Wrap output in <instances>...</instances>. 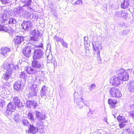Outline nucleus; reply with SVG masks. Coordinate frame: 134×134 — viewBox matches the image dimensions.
Listing matches in <instances>:
<instances>
[{"instance_id":"1","label":"nucleus","mask_w":134,"mask_h":134,"mask_svg":"<svg viewBox=\"0 0 134 134\" xmlns=\"http://www.w3.org/2000/svg\"><path fill=\"white\" fill-rule=\"evenodd\" d=\"M4 69H6L5 73L3 75V79L6 81H8L11 77V74L13 69H15V67L13 64H3Z\"/></svg>"},{"instance_id":"2","label":"nucleus","mask_w":134,"mask_h":134,"mask_svg":"<svg viewBox=\"0 0 134 134\" xmlns=\"http://www.w3.org/2000/svg\"><path fill=\"white\" fill-rule=\"evenodd\" d=\"M35 46L37 47H43V44L41 43H40V45L35 46L33 44H30V45H28L26 46L23 49V53L26 57H29L31 55V52L32 51H34L35 49Z\"/></svg>"},{"instance_id":"3","label":"nucleus","mask_w":134,"mask_h":134,"mask_svg":"<svg viewBox=\"0 0 134 134\" xmlns=\"http://www.w3.org/2000/svg\"><path fill=\"white\" fill-rule=\"evenodd\" d=\"M116 73L118 75L119 79H120L121 81H127L129 78V74L128 72L122 69H117Z\"/></svg>"},{"instance_id":"4","label":"nucleus","mask_w":134,"mask_h":134,"mask_svg":"<svg viewBox=\"0 0 134 134\" xmlns=\"http://www.w3.org/2000/svg\"><path fill=\"white\" fill-rule=\"evenodd\" d=\"M109 92L110 95L113 97L118 98L121 97L122 96L120 90L115 87L111 88L109 90Z\"/></svg>"},{"instance_id":"5","label":"nucleus","mask_w":134,"mask_h":134,"mask_svg":"<svg viewBox=\"0 0 134 134\" xmlns=\"http://www.w3.org/2000/svg\"><path fill=\"white\" fill-rule=\"evenodd\" d=\"M34 54L33 57L34 60L40 59L43 57V53L41 49H37L34 51Z\"/></svg>"},{"instance_id":"6","label":"nucleus","mask_w":134,"mask_h":134,"mask_svg":"<svg viewBox=\"0 0 134 134\" xmlns=\"http://www.w3.org/2000/svg\"><path fill=\"white\" fill-rule=\"evenodd\" d=\"M38 91L37 85L35 84H32L29 88V94L31 96H37Z\"/></svg>"},{"instance_id":"7","label":"nucleus","mask_w":134,"mask_h":134,"mask_svg":"<svg viewBox=\"0 0 134 134\" xmlns=\"http://www.w3.org/2000/svg\"><path fill=\"white\" fill-rule=\"evenodd\" d=\"M48 87L44 85L40 91V95L42 98H43L44 99L48 98L49 97L48 94L47 93L48 92Z\"/></svg>"},{"instance_id":"8","label":"nucleus","mask_w":134,"mask_h":134,"mask_svg":"<svg viewBox=\"0 0 134 134\" xmlns=\"http://www.w3.org/2000/svg\"><path fill=\"white\" fill-rule=\"evenodd\" d=\"M121 82V80L119 78L116 76H114L111 78L110 82L112 85L117 86L120 84Z\"/></svg>"},{"instance_id":"9","label":"nucleus","mask_w":134,"mask_h":134,"mask_svg":"<svg viewBox=\"0 0 134 134\" xmlns=\"http://www.w3.org/2000/svg\"><path fill=\"white\" fill-rule=\"evenodd\" d=\"M32 65L35 69H41L43 67L42 63L35 60H34L32 62Z\"/></svg>"},{"instance_id":"10","label":"nucleus","mask_w":134,"mask_h":134,"mask_svg":"<svg viewBox=\"0 0 134 134\" xmlns=\"http://www.w3.org/2000/svg\"><path fill=\"white\" fill-rule=\"evenodd\" d=\"M101 44L97 42H95L94 43H93L92 45L94 50L97 52V53L98 58H100V51L99 49V47Z\"/></svg>"},{"instance_id":"11","label":"nucleus","mask_w":134,"mask_h":134,"mask_svg":"<svg viewBox=\"0 0 134 134\" xmlns=\"http://www.w3.org/2000/svg\"><path fill=\"white\" fill-rule=\"evenodd\" d=\"M25 70L26 71L27 73L30 74H34L37 72V70L34 67L29 66L25 68Z\"/></svg>"},{"instance_id":"12","label":"nucleus","mask_w":134,"mask_h":134,"mask_svg":"<svg viewBox=\"0 0 134 134\" xmlns=\"http://www.w3.org/2000/svg\"><path fill=\"white\" fill-rule=\"evenodd\" d=\"M32 25L31 22L30 21H24L21 24L22 28L24 30H27L30 29Z\"/></svg>"},{"instance_id":"13","label":"nucleus","mask_w":134,"mask_h":134,"mask_svg":"<svg viewBox=\"0 0 134 134\" xmlns=\"http://www.w3.org/2000/svg\"><path fill=\"white\" fill-rule=\"evenodd\" d=\"M20 99L16 97H14L13 99L14 104L15 107L18 108H21L23 107L22 103L20 102Z\"/></svg>"},{"instance_id":"14","label":"nucleus","mask_w":134,"mask_h":134,"mask_svg":"<svg viewBox=\"0 0 134 134\" xmlns=\"http://www.w3.org/2000/svg\"><path fill=\"white\" fill-rule=\"evenodd\" d=\"M38 131L37 127L34 126V125H30L29 126V132L31 133L35 134Z\"/></svg>"},{"instance_id":"15","label":"nucleus","mask_w":134,"mask_h":134,"mask_svg":"<svg viewBox=\"0 0 134 134\" xmlns=\"http://www.w3.org/2000/svg\"><path fill=\"white\" fill-rule=\"evenodd\" d=\"M114 15L118 17H123L125 19L126 18L125 12L123 10L119 11L116 12L115 13Z\"/></svg>"},{"instance_id":"16","label":"nucleus","mask_w":134,"mask_h":134,"mask_svg":"<svg viewBox=\"0 0 134 134\" xmlns=\"http://www.w3.org/2000/svg\"><path fill=\"white\" fill-rule=\"evenodd\" d=\"M24 40V37L23 36H17L14 38V41L15 44H20Z\"/></svg>"},{"instance_id":"17","label":"nucleus","mask_w":134,"mask_h":134,"mask_svg":"<svg viewBox=\"0 0 134 134\" xmlns=\"http://www.w3.org/2000/svg\"><path fill=\"white\" fill-rule=\"evenodd\" d=\"M21 81H16L13 85L14 89L16 91H19L21 90Z\"/></svg>"},{"instance_id":"18","label":"nucleus","mask_w":134,"mask_h":134,"mask_svg":"<svg viewBox=\"0 0 134 134\" xmlns=\"http://www.w3.org/2000/svg\"><path fill=\"white\" fill-rule=\"evenodd\" d=\"M8 14L4 13L0 17V21L2 23H5L8 18Z\"/></svg>"},{"instance_id":"19","label":"nucleus","mask_w":134,"mask_h":134,"mask_svg":"<svg viewBox=\"0 0 134 134\" xmlns=\"http://www.w3.org/2000/svg\"><path fill=\"white\" fill-rule=\"evenodd\" d=\"M35 112L36 117L39 121L45 119V114H42L40 112L36 111H35Z\"/></svg>"},{"instance_id":"20","label":"nucleus","mask_w":134,"mask_h":134,"mask_svg":"<svg viewBox=\"0 0 134 134\" xmlns=\"http://www.w3.org/2000/svg\"><path fill=\"white\" fill-rule=\"evenodd\" d=\"M43 123V121H40L37 124V127H38V131H39L40 132L42 133L43 131V130L44 128V125Z\"/></svg>"},{"instance_id":"21","label":"nucleus","mask_w":134,"mask_h":134,"mask_svg":"<svg viewBox=\"0 0 134 134\" xmlns=\"http://www.w3.org/2000/svg\"><path fill=\"white\" fill-rule=\"evenodd\" d=\"M39 34L37 36H34L33 37H31L30 38V42L31 44H35L37 41L39 40Z\"/></svg>"},{"instance_id":"22","label":"nucleus","mask_w":134,"mask_h":134,"mask_svg":"<svg viewBox=\"0 0 134 134\" xmlns=\"http://www.w3.org/2000/svg\"><path fill=\"white\" fill-rule=\"evenodd\" d=\"M10 49L7 47H3L1 50V53L4 56L6 57L7 54L10 51Z\"/></svg>"},{"instance_id":"23","label":"nucleus","mask_w":134,"mask_h":134,"mask_svg":"<svg viewBox=\"0 0 134 134\" xmlns=\"http://www.w3.org/2000/svg\"><path fill=\"white\" fill-rule=\"evenodd\" d=\"M8 110L12 112L14 111L16 109V107L14 103L10 102L7 105Z\"/></svg>"},{"instance_id":"24","label":"nucleus","mask_w":134,"mask_h":134,"mask_svg":"<svg viewBox=\"0 0 134 134\" xmlns=\"http://www.w3.org/2000/svg\"><path fill=\"white\" fill-rule=\"evenodd\" d=\"M128 90L131 92H132L134 91V82L133 81H130L129 83L127 85Z\"/></svg>"},{"instance_id":"25","label":"nucleus","mask_w":134,"mask_h":134,"mask_svg":"<svg viewBox=\"0 0 134 134\" xmlns=\"http://www.w3.org/2000/svg\"><path fill=\"white\" fill-rule=\"evenodd\" d=\"M76 93L77 94V93L75 92L74 93V96H75ZM75 96H74V98H75ZM80 99H75V98L74 102H76V104L79 108H81L83 107V101H80Z\"/></svg>"},{"instance_id":"26","label":"nucleus","mask_w":134,"mask_h":134,"mask_svg":"<svg viewBox=\"0 0 134 134\" xmlns=\"http://www.w3.org/2000/svg\"><path fill=\"white\" fill-rule=\"evenodd\" d=\"M117 119L119 123L126 122L127 121V120L125 119L124 116L120 115L118 116Z\"/></svg>"},{"instance_id":"27","label":"nucleus","mask_w":134,"mask_h":134,"mask_svg":"<svg viewBox=\"0 0 134 134\" xmlns=\"http://www.w3.org/2000/svg\"><path fill=\"white\" fill-rule=\"evenodd\" d=\"M129 4V1H123L121 4V7L123 9L127 8L128 7Z\"/></svg>"},{"instance_id":"28","label":"nucleus","mask_w":134,"mask_h":134,"mask_svg":"<svg viewBox=\"0 0 134 134\" xmlns=\"http://www.w3.org/2000/svg\"><path fill=\"white\" fill-rule=\"evenodd\" d=\"M108 103L112 107L114 108L115 107V104H116L117 102L114 99H112L110 98L108 100Z\"/></svg>"},{"instance_id":"29","label":"nucleus","mask_w":134,"mask_h":134,"mask_svg":"<svg viewBox=\"0 0 134 134\" xmlns=\"http://www.w3.org/2000/svg\"><path fill=\"white\" fill-rule=\"evenodd\" d=\"M0 31H4L5 32L9 31L7 27L5 26L3 24H0Z\"/></svg>"},{"instance_id":"30","label":"nucleus","mask_w":134,"mask_h":134,"mask_svg":"<svg viewBox=\"0 0 134 134\" xmlns=\"http://www.w3.org/2000/svg\"><path fill=\"white\" fill-rule=\"evenodd\" d=\"M28 118L30 120L31 122H34V119L32 114L31 113H29L27 115Z\"/></svg>"},{"instance_id":"31","label":"nucleus","mask_w":134,"mask_h":134,"mask_svg":"<svg viewBox=\"0 0 134 134\" xmlns=\"http://www.w3.org/2000/svg\"><path fill=\"white\" fill-rule=\"evenodd\" d=\"M8 23L9 24H15L16 23V20L14 18H10L9 19Z\"/></svg>"},{"instance_id":"32","label":"nucleus","mask_w":134,"mask_h":134,"mask_svg":"<svg viewBox=\"0 0 134 134\" xmlns=\"http://www.w3.org/2000/svg\"><path fill=\"white\" fill-rule=\"evenodd\" d=\"M22 122L23 125L25 126H28L30 124L27 120L23 119L22 120Z\"/></svg>"},{"instance_id":"33","label":"nucleus","mask_w":134,"mask_h":134,"mask_svg":"<svg viewBox=\"0 0 134 134\" xmlns=\"http://www.w3.org/2000/svg\"><path fill=\"white\" fill-rule=\"evenodd\" d=\"M19 115L18 114H16L14 115V120L15 122H19L20 121L19 119Z\"/></svg>"},{"instance_id":"34","label":"nucleus","mask_w":134,"mask_h":134,"mask_svg":"<svg viewBox=\"0 0 134 134\" xmlns=\"http://www.w3.org/2000/svg\"><path fill=\"white\" fill-rule=\"evenodd\" d=\"M13 12L14 13L15 15H16L17 14L21 12L20 8H16L14 9L13 10Z\"/></svg>"},{"instance_id":"35","label":"nucleus","mask_w":134,"mask_h":134,"mask_svg":"<svg viewBox=\"0 0 134 134\" xmlns=\"http://www.w3.org/2000/svg\"><path fill=\"white\" fill-rule=\"evenodd\" d=\"M54 38L56 41L57 42H60L61 43L63 40V39L60 38L58 37H57L56 36H55L54 37Z\"/></svg>"},{"instance_id":"36","label":"nucleus","mask_w":134,"mask_h":134,"mask_svg":"<svg viewBox=\"0 0 134 134\" xmlns=\"http://www.w3.org/2000/svg\"><path fill=\"white\" fill-rule=\"evenodd\" d=\"M20 78L24 79L26 77V76L25 73L24 72H21L19 75Z\"/></svg>"},{"instance_id":"37","label":"nucleus","mask_w":134,"mask_h":134,"mask_svg":"<svg viewBox=\"0 0 134 134\" xmlns=\"http://www.w3.org/2000/svg\"><path fill=\"white\" fill-rule=\"evenodd\" d=\"M32 102V101L28 100L26 102V105L28 108H31Z\"/></svg>"},{"instance_id":"38","label":"nucleus","mask_w":134,"mask_h":134,"mask_svg":"<svg viewBox=\"0 0 134 134\" xmlns=\"http://www.w3.org/2000/svg\"><path fill=\"white\" fill-rule=\"evenodd\" d=\"M10 84L8 82H6L5 84L3 85L2 87L3 88L5 89L7 88L8 87L10 86Z\"/></svg>"},{"instance_id":"39","label":"nucleus","mask_w":134,"mask_h":134,"mask_svg":"<svg viewBox=\"0 0 134 134\" xmlns=\"http://www.w3.org/2000/svg\"><path fill=\"white\" fill-rule=\"evenodd\" d=\"M31 34L32 35L34 36H37L39 34H38V31L37 30L36 31L35 30H33L31 32Z\"/></svg>"},{"instance_id":"40","label":"nucleus","mask_w":134,"mask_h":134,"mask_svg":"<svg viewBox=\"0 0 134 134\" xmlns=\"http://www.w3.org/2000/svg\"><path fill=\"white\" fill-rule=\"evenodd\" d=\"M37 106V103L36 102L34 101H32L31 105V108H35L36 106Z\"/></svg>"},{"instance_id":"41","label":"nucleus","mask_w":134,"mask_h":134,"mask_svg":"<svg viewBox=\"0 0 134 134\" xmlns=\"http://www.w3.org/2000/svg\"><path fill=\"white\" fill-rule=\"evenodd\" d=\"M81 5L83 4V2L82 1H77L74 3L73 4L74 5H76V4H80Z\"/></svg>"},{"instance_id":"42","label":"nucleus","mask_w":134,"mask_h":134,"mask_svg":"<svg viewBox=\"0 0 134 134\" xmlns=\"http://www.w3.org/2000/svg\"><path fill=\"white\" fill-rule=\"evenodd\" d=\"M62 44V45L63 47H64L66 48H68V44L67 43L64 41V40L63 41L61 42Z\"/></svg>"},{"instance_id":"43","label":"nucleus","mask_w":134,"mask_h":134,"mask_svg":"<svg viewBox=\"0 0 134 134\" xmlns=\"http://www.w3.org/2000/svg\"><path fill=\"white\" fill-rule=\"evenodd\" d=\"M31 1H25L24 2L25 3V4L23 6H29L31 4Z\"/></svg>"},{"instance_id":"44","label":"nucleus","mask_w":134,"mask_h":134,"mask_svg":"<svg viewBox=\"0 0 134 134\" xmlns=\"http://www.w3.org/2000/svg\"><path fill=\"white\" fill-rule=\"evenodd\" d=\"M126 122L119 123V126L120 128H123L126 125L125 124Z\"/></svg>"},{"instance_id":"45","label":"nucleus","mask_w":134,"mask_h":134,"mask_svg":"<svg viewBox=\"0 0 134 134\" xmlns=\"http://www.w3.org/2000/svg\"><path fill=\"white\" fill-rule=\"evenodd\" d=\"M47 59L48 60V62L49 63H51L52 62V56L51 55H48L47 56Z\"/></svg>"},{"instance_id":"46","label":"nucleus","mask_w":134,"mask_h":134,"mask_svg":"<svg viewBox=\"0 0 134 134\" xmlns=\"http://www.w3.org/2000/svg\"><path fill=\"white\" fill-rule=\"evenodd\" d=\"M96 85L95 84H92L89 87V90L90 91H91L93 89L95 88Z\"/></svg>"},{"instance_id":"47","label":"nucleus","mask_w":134,"mask_h":134,"mask_svg":"<svg viewBox=\"0 0 134 134\" xmlns=\"http://www.w3.org/2000/svg\"><path fill=\"white\" fill-rule=\"evenodd\" d=\"M5 105V102L4 101L1 99H0V107H2Z\"/></svg>"},{"instance_id":"48","label":"nucleus","mask_w":134,"mask_h":134,"mask_svg":"<svg viewBox=\"0 0 134 134\" xmlns=\"http://www.w3.org/2000/svg\"><path fill=\"white\" fill-rule=\"evenodd\" d=\"M9 1H0L1 3L4 4H8L9 3Z\"/></svg>"},{"instance_id":"49","label":"nucleus","mask_w":134,"mask_h":134,"mask_svg":"<svg viewBox=\"0 0 134 134\" xmlns=\"http://www.w3.org/2000/svg\"><path fill=\"white\" fill-rule=\"evenodd\" d=\"M36 81L39 83H40L42 81V79L40 78V77L37 76L36 79Z\"/></svg>"},{"instance_id":"50","label":"nucleus","mask_w":134,"mask_h":134,"mask_svg":"<svg viewBox=\"0 0 134 134\" xmlns=\"http://www.w3.org/2000/svg\"><path fill=\"white\" fill-rule=\"evenodd\" d=\"M127 134H134V132L130 129L128 130L126 133Z\"/></svg>"},{"instance_id":"51","label":"nucleus","mask_w":134,"mask_h":134,"mask_svg":"<svg viewBox=\"0 0 134 134\" xmlns=\"http://www.w3.org/2000/svg\"><path fill=\"white\" fill-rule=\"evenodd\" d=\"M7 110H8L7 107V108L5 107H3L2 108V111L4 113H6Z\"/></svg>"},{"instance_id":"52","label":"nucleus","mask_w":134,"mask_h":134,"mask_svg":"<svg viewBox=\"0 0 134 134\" xmlns=\"http://www.w3.org/2000/svg\"><path fill=\"white\" fill-rule=\"evenodd\" d=\"M83 103L85 105H86L88 107L90 105L88 101H83Z\"/></svg>"},{"instance_id":"53","label":"nucleus","mask_w":134,"mask_h":134,"mask_svg":"<svg viewBox=\"0 0 134 134\" xmlns=\"http://www.w3.org/2000/svg\"><path fill=\"white\" fill-rule=\"evenodd\" d=\"M130 116L131 117L134 119V111H132L130 112Z\"/></svg>"},{"instance_id":"54","label":"nucleus","mask_w":134,"mask_h":134,"mask_svg":"<svg viewBox=\"0 0 134 134\" xmlns=\"http://www.w3.org/2000/svg\"><path fill=\"white\" fill-rule=\"evenodd\" d=\"M84 39L85 41V43H86L88 44V41L87 40H88V37H84Z\"/></svg>"},{"instance_id":"55","label":"nucleus","mask_w":134,"mask_h":134,"mask_svg":"<svg viewBox=\"0 0 134 134\" xmlns=\"http://www.w3.org/2000/svg\"><path fill=\"white\" fill-rule=\"evenodd\" d=\"M131 108L132 109L134 110V104L131 105Z\"/></svg>"},{"instance_id":"56","label":"nucleus","mask_w":134,"mask_h":134,"mask_svg":"<svg viewBox=\"0 0 134 134\" xmlns=\"http://www.w3.org/2000/svg\"><path fill=\"white\" fill-rule=\"evenodd\" d=\"M104 120L105 122H107V119L106 117H105L104 118Z\"/></svg>"},{"instance_id":"57","label":"nucleus","mask_w":134,"mask_h":134,"mask_svg":"<svg viewBox=\"0 0 134 134\" xmlns=\"http://www.w3.org/2000/svg\"><path fill=\"white\" fill-rule=\"evenodd\" d=\"M10 31H11V32H12L13 31V30H12V29H11L10 30Z\"/></svg>"},{"instance_id":"58","label":"nucleus","mask_w":134,"mask_h":134,"mask_svg":"<svg viewBox=\"0 0 134 134\" xmlns=\"http://www.w3.org/2000/svg\"><path fill=\"white\" fill-rule=\"evenodd\" d=\"M81 101H82V100H83V98H81Z\"/></svg>"},{"instance_id":"59","label":"nucleus","mask_w":134,"mask_h":134,"mask_svg":"<svg viewBox=\"0 0 134 134\" xmlns=\"http://www.w3.org/2000/svg\"><path fill=\"white\" fill-rule=\"evenodd\" d=\"M73 2L72 1V4H73Z\"/></svg>"},{"instance_id":"60","label":"nucleus","mask_w":134,"mask_h":134,"mask_svg":"<svg viewBox=\"0 0 134 134\" xmlns=\"http://www.w3.org/2000/svg\"><path fill=\"white\" fill-rule=\"evenodd\" d=\"M133 75H134V72H133Z\"/></svg>"}]
</instances>
